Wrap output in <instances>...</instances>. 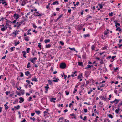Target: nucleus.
I'll return each instance as SVG.
<instances>
[{
    "label": "nucleus",
    "instance_id": "nucleus-10",
    "mask_svg": "<svg viewBox=\"0 0 122 122\" xmlns=\"http://www.w3.org/2000/svg\"><path fill=\"white\" fill-rule=\"evenodd\" d=\"M77 72L76 71L74 72L73 73H72V74L71 75V76H72L74 77L75 76H77V75L76 74Z\"/></svg>",
    "mask_w": 122,
    "mask_h": 122
},
{
    "label": "nucleus",
    "instance_id": "nucleus-44",
    "mask_svg": "<svg viewBox=\"0 0 122 122\" xmlns=\"http://www.w3.org/2000/svg\"><path fill=\"white\" fill-rule=\"evenodd\" d=\"M60 43L61 44V45L62 46H63L64 45V43L62 41H60Z\"/></svg>",
    "mask_w": 122,
    "mask_h": 122
},
{
    "label": "nucleus",
    "instance_id": "nucleus-15",
    "mask_svg": "<svg viewBox=\"0 0 122 122\" xmlns=\"http://www.w3.org/2000/svg\"><path fill=\"white\" fill-rule=\"evenodd\" d=\"M35 112L36 113V114L38 115H39L41 113V111L39 110V111H35Z\"/></svg>",
    "mask_w": 122,
    "mask_h": 122
},
{
    "label": "nucleus",
    "instance_id": "nucleus-30",
    "mask_svg": "<svg viewBox=\"0 0 122 122\" xmlns=\"http://www.w3.org/2000/svg\"><path fill=\"white\" fill-rule=\"evenodd\" d=\"M41 43H39L38 44V47L40 48V49H41Z\"/></svg>",
    "mask_w": 122,
    "mask_h": 122
},
{
    "label": "nucleus",
    "instance_id": "nucleus-56",
    "mask_svg": "<svg viewBox=\"0 0 122 122\" xmlns=\"http://www.w3.org/2000/svg\"><path fill=\"white\" fill-rule=\"evenodd\" d=\"M6 57V55H5V56H3L1 58V59H5V57Z\"/></svg>",
    "mask_w": 122,
    "mask_h": 122
},
{
    "label": "nucleus",
    "instance_id": "nucleus-50",
    "mask_svg": "<svg viewBox=\"0 0 122 122\" xmlns=\"http://www.w3.org/2000/svg\"><path fill=\"white\" fill-rule=\"evenodd\" d=\"M113 13L112 12H111L109 14V16H112L113 15Z\"/></svg>",
    "mask_w": 122,
    "mask_h": 122
},
{
    "label": "nucleus",
    "instance_id": "nucleus-2",
    "mask_svg": "<svg viewBox=\"0 0 122 122\" xmlns=\"http://www.w3.org/2000/svg\"><path fill=\"white\" fill-rule=\"evenodd\" d=\"M39 11L35 12L34 13V15L35 16H40L42 15V13H39Z\"/></svg>",
    "mask_w": 122,
    "mask_h": 122
},
{
    "label": "nucleus",
    "instance_id": "nucleus-3",
    "mask_svg": "<svg viewBox=\"0 0 122 122\" xmlns=\"http://www.w3.org/2000/svg\"><path fill=\"white\" fill-rule=\"evenodd\" d=\"M27 2V0H23L22 2L20 3L21 5L24 6Z\"/></svg>",
    "mask_w": 122,
    "mask_h": 122
},
{
    "label": "nucleus",
    "instance_id": "nucleus-11",
    "mask_svg": "<svg viewBox=\"0 0 122 122\" xmlns=\"http://www.w3.org/2000/svg\"><path fill=\"white\" fill-rule=\"evenodd\" d=\"M120 111V109L119 107H118L116 109L115 111V112L116 114H118L119 111Z\"/></svg>",
    "mask_w": 122,
    "mask_h": 122
},
{
    "label": "nucleus",
    "instance_id": "nucleus-53",
    "mask_svg": "<svg viewBox=\"0 0 122 122\" xmlns=\"http://www.w3.org/2000/svg\"><path fill=\"white\" fill-rule=\"evenodd\" d=\"M26 82H27V83L28 84H30V81H29V80H26Z\"/></svg>",
    "mask_w": 122,
    "mask_h": 122
},
{
    "label": "nucleus",
    "instance_id": "nucleus-25",
    "mask_svg": "<svg viewBox=\"0 0 122 122\" xmlns=\"http://www.w3.org/2000/svg\"><path fill=\"white\" fill-rule=\"evenodd\" d=\"M32 81H34L36 82H37L38 81L37 79L36 78H32Z\"/></svg>",
    "mask_w": 122,
    "mask_h": 122
},
{
    "label": "nucleus",
    "instance_id": "nucleus-58",
    "mask_svg": "<svg viewBox=\"0 0 122 122\" xmlns=\"http://www.w3.org/2000/svg\"><path fill=\"white\" fill-rule=\"evenodd\" d=\"M16 93L19 96L21 95V94H20V93L19 92H18L17 91L16 92Z\"/></svg>",
    "mask_w": 122,
    "mask_h": 122
},
{
    "label": "nucleus",
    "instance_id": "nucleus-62",
    "mask_svg": "<svg viewBox=\"0 0 122 122\" xmlns=\"http://www.w3.org/2000/svg\"><path fill=\"white\" fill-rule=\"evenodd\" d=\"M70 115L71 116H74L75 114L74 113L70 114Z\"/></svg>",
    "mask_w": 122,
    "mask_h": 122
},
{
    "label": "nucleus",
    "instance_id": "nucleus-39",
    "mask_svg": "<svg viewBox=\"0 0 122 122\" xmlns=\"http://www.w3.org/2000/svg\"><path fill=\"white\" fill-rule=\"evenodd\" d=\"M30 50V49L29 48H28L26 49V51L27 53H28L29 52V51Z\"/></svg>",
    "mask_w": 122,
    "mask_h": 122
},
{
    "label": "nucleus",
    "instance_id": "nucleus-52",
    "mask_svg": "<svg viewBox=\"0 0 122 122\" xmlns=\"http://www.w3.org/2000/svg\"><path fill=\"white\" fill-rule=\"evenodd\" d=\"M84 112L86 113V112L87 111V109H84Z\"/></svg>",
    "mask_w": 122,
    "mask_h": 122
},
{
    "label": "nucleus",
    "instance_id": "nucleus-22",
    "mask_svg": "<svg viewBox=\"0 0 122 122\" xmlns=\"http://www.w3.org/2000/svg\"><path fill=\"white\" fill-rule=\"evenodd\" d=\"M14 108H16L17 109H19L20 108V106L19 105H18L14 107Z\"/></svg>",
    "mask_w": 122,
    "mask_h": 122
},
{
    "label": "nucleus",
    "instance_id": "nucleus-17",
    "mask_svg": "<svg viewBox=\"0 0 122 122\" xmlns=\"http://www.w3.org/2000/svg\"><path fill=\"white\" fill-rule=\"evenodd\" d=\"M51 46V45L50 44H47L46 45V48H50Z\"/></svg>",
    "mask_w": 122,
    "mask_h": 122
},
{
    "label": "nucleus",
    "instance_id": "nucleus-57",
    "mask_svg": "<svg viewBox=\"0 0 122 122\" xmlns=\"http://www.w3.org/2000/svg\"><path fill=\"white\" fill-rule=\"evenodd\" d=\"M32 99V97H29V98L28 100V101H30Z\"/></svg>",
    "mask_w": 122,
    "mask_h": 122
},
{
    "label": "nucleus",
    "instance_id": "nucleus-60",
    "mask_svg": "<svg viewBox=\"0 0 122 122\" xmlns=\"http://www.w3.org/2000/svg\"><path fill=\"white\" fill-rule=\"evenodd\" d=\"M35 114V113H32L31 114V115L32 116H33Z\"/></svg>",
    "mask_w": 122,
    "mask_h": 122
},
{
    "label": "nucleus",
    "instance_id": "nucleus-26",
    "mask_svg": "<svg viewBox=\"0 0 122 122\" xmlns=\"http://www.w3.org/2000/svg\"><path fill=\"white\" fill-rule=\"evenodd\" d=\"M25 41H29V36L26 37L25 38Z\"/></svg>",
    "mask_w": 122,
    "mask_h": 122
},
{
    "label": "nucleus",
    "instance_id": "nucleus-54",
    "mask_svg": "<svg viewBox=\"0 0 122 122\" xmlns=\"http://www.w3.org/2000/svg\"><path fill=\"white\" fill-rule=\"evenodd\" d=\"M77 91V90L75 88L74 89V90L73 91V93H75Z\"/></svg>",
    "mask_w": 122,
    "mask_h": 122
},
{
    "label": "nucleus",
    "instance_id": "nucleus-35",
    "mask_svg": "<svg viewBox=\"0 0 122 122\" xmlns=\"http://www.w3.org/2000/svg\"><path fill=\"white\" fill-rule=\"evenodd\" d=\"M121 30V29L119 27H118L116 29V30L118 31H120Z\"/></svg>",
    "mask_w": 122,
    "mask_h": 122
},
{
    "label": "nucleus",
    "instance_id": "nucleus-13",
    "mask_svg": "<svg viewBox=\"0 0 122 122\" xmlns=\"http://www.w3.org/2000/svg\"><path fill=\"white\" fill-rule=\"evenodd\" d=\"M50 41V40L49 39H45L44 40V42L46 43H47L49 42Z\"/></svg>",
    "mask_w": 122,
    "mask_h": 122
},
{
    "label": "nucleus",
    "instance_id": "nucleus-38",
    "mask_svg": "<svg viewBox=\"0 0 122 122\" xmlns=\"http://www.w3.org/2000/svg\"><path fill=\"white\" fill-rule=\"evenodd\" d=\"M69 48L71 50V51H73V50H74V51H75V48L74 47L72 48H71V47H69Z\"/></svg>",
    "mask_w": 122,
    "mask_h": 122
},
{
    "label": "nucleus",
    "instance_id": "nucleus-21",
    "mask_svg": "<svg viewBox=\"0 0 122 122\" xmlns=\"http://www.w3.org/2000/svg\"><path fill=\"white\" fill-rule=\"evenodd\" d=\"M82 77V73H81L80 75L78 76L77 78L78 79H81V78Z\"/></svg>",
    "mask_w": 122,
    "mask_h": 122
},
{
    "label": "nucleus",
    "instance_id": "nucleus-51",
    "mask_svg": "<svg viewBox=\"0 0 122 122\" xmlns=\"http://www.w3.org/2000/svg\"><path fill=\"white\" fill-rule=\"evenodd\" d=\"M22 53H23V55H25L26 54V52L25 51H23L22 52Z\"/></svg>",
    "mask_w": 122,
    "mask_h": 122
},
{
    "label": "nucleus",
    "instance_id": "nucleus-48",
    "mask_svg": "<svg viewBox=\"0 0 122 122\" xmlns=\"http://www.w3.org/2000/svg\"><path fill=\"white\" fill-rule=\"evenodd\" d=\"M63 16V14H62L60 15L59 17H58V19H59L61 18V17Z\"/></svg>",
    "mask_w": 122,
    "mask_h": 122
},
{
    "label": "nucleus",
    "instance_id": "nucleus-37",
    "mask_svg": "<svg viewBox=\"0 0 122 122\" xmlns=\"http://www.w3.org/2000/svg\"><path fill=\"white\" fill-rule=\"evenodd\" d=\"M122 105V102H121V103H119L118 105V107H119L120 108V107H121Z\"/></svg>",
    "mask_w": 122,
    "mask_h": 122
},
{
    "label": "nucleus",
    "instance_id": "nucleus-43",
    "mask_svg": "<svg viewBox=\"0 0 122 122\" xmlns=\"http://www.w3.org/2000/svg\"><path fill=\"white\" fill-rule=\"evenodd\" d=\"M30 119L34 121H35V118H34V117L32 118L31 117H30Z\"/></svg>",
    "mask_w": 122,
    "mask_h": 122
},
{
    "label": "nucleus",
    "instance_id": "nucleus-41",
    "mask_svg": "<svg viewBox=\"0 0 122 122\" xmlns=\"http://www.w3.org/2000/svg\"><path fill=\"white\" fill-rule=\"evenodd\" d=\"M95 48V46L94 45H93L92 46H91V49L92 50H94Z\"/></svg>",
    "mask_w": 122,
    "mask_h": 122
},
{
    "label": "nucleus",
    "instance_id": "nucleus-46",
    "mask_svg": "<svg viewBox=\"0 0 122 122\" xmlns=\"http://www.w3.org/2000/svg\"><path fill=\"white\" fill-rule=\"evenodd\" d=\"M33 26L34 28L35 29L37 27L35 24H33Z\"/></svg>",
    "mask_w": 122,
    "mask_h": 122
},
{
    "label": "nucleus",
    "instance_id": "nucleus-6",
    "mask_svg": "<svg viewBox=\"0 0 122 122\" xmlns=\"http://www.w3.org/2000/svg\"><path fill=\"white\" fill-rule=\"evenodd\" d=\"M14 16L15 19L17 20L19 17V16L18 14H16V13H15L14 15Z\"/></svg>",
    "mask_w": 122,
    "mask_h": 122
},
{
    "label": "nucleus",
    "instance_id": "nucleus-36",
    "mask_svg": "<svg viewBox=\"0 0 122 122\" xmlns=\"http://www.w3.org/2000/svg\"><path fill=\"white\" fill-rule=\"evenodd\" d=\"M108 117H109L110 118L112 119L113 118V116L111 114H109L108 115Z\"/></svg>",
    "mask_w": 122,
    "mask_h": 122
},
{
    "label": "nucleus",
    "instance_id": "nucleus-59",
    "mask_svg": "<svg viewBox=\"0 0 122 122\" xmlns=\"http://www.w3.org/2000/svg\"><path fill=\"white\" fill-rule=\"evenodd\" d=\"M16 20V19H15V20H14L13 22L12 23H16V20Z\"/></svg>",
    "mask_w": 122,
    "mask_h": 122
},
{
    "label": "nucleus",
    "instance_id": "nucleus-12",
    "mask_svg": "<svg viewBox=\"0 0 122 122\" xmlns=\"http://www.w3.org/2000/svg\"><path fill=\"white\" fill-rule=\"evenodd\" d=\"M56 99L55 98H52L50 99V101L51 102H53L55 103V101L54 100H55Z\"/></svg>",
    "mask_w": 122,
    "mask_h": 122
},
{
    "label": "nucleus",
    "instance_id": "nucleus-32",
    "mask_svg": "<svg viewBox=\"0 0 122 122\" xmlns=\"http://www.w3.org/2000/svg\"><path fill=\"white\" fill-rule=\"evenodd\" d=\"M98 5L99 6L100 8V9H102V8L103 6L101 4H98Z\"/></svg>",
    "mask_w": 122,
    "mask_h": 122
},
{
    "label": "nucleus",
    "instance_id": "nucleus-4",
    "mask_svg": "<svg viewBox=\"0 0 122 122\" xmlns=\"http://www.w3.org/2000/svg\"><path fill=\"white\" fill-rule=\"evenodd\" d=\"M119 101V100H117L115 99L114 101H110V103L112 104L115 103V104H116L118 103Z\"/></svg>",
    "mask_w": 122,
    "mask_h": 122
},
{
    "label": "nucleus",
    "instance_id": "nucleus-40",
    "mask_svg": "<svg viewBox=\"0 0 122 122\" xmlns=\"http://www.w3.org/2000/svg\"><path fill=\"white\" fill-rule=\"evenodd\" d=\"M12 34L14 35L15 36L17 34L16 33V31L13 32Z\"/></svg>",
    "mask_w": 122,
    "mask_h": 122
},
{
    "label": "nucleus",
    "instance_id": "nucleus-24",
    "mask_svg": "<svg viewBox=\"0 0 122 122\" xmlns=\"http://www.w3.org/2000/svg\"><path fill=\"white\" fill-rule=\"evenodd\" d=\"M21 93L23 95L25 93V91L23 90H20Z\"/></svg>",
    "mask_w": 122,
    "mask_h": 122
},
{
    "label": "nucleus",
    "instance_id": "nucleus-64",
    "mask_svg": "<svg viewBox=\"0 0 122 122\" xmlns=\"http://www.w3.org/2000/svg\"><path fill=\"white\" fill-rule=\"evenodd\" d=\"M39 117H37L36 119V120L38 122H39L40 121V120H39Z\"/></svg>",
    "mask_w": 122,
    "mask_h": 122
},
{
    "label": "nucleus",
    "instance_id": "nucleus-8",
    "mask_svg": "<svg viewBox=\"0 0 122 122\" xmlns=\"http://www.w3.org/2000/svg\"><path fill=\"white\" fill-rule=\"evenodd\" d=\"M37 59V58L34 57L33 58H31L30 59V60L32 62L34 63L35 62V61Z\"/></svg>",
    "mask_w": 122,
    "mask_h": 122
},
{
    "label": "nucleus",
    "instance_id": "nucleus-19",
    "mask_svg": "<svg viewBox=\"0 0 122 122\" xmlns=\"http://www.w3.org/2000/svg\"><path fill=\"white\" fill-rule=\"evenodd\" d=\"M78 65L79 66H83V63L81 62H78Z\"/></svg>",
    "mask_w": 122,
    "mask_h": 122
},
{
    "label": "nucleus",
    "instance_id": "nucleus-14",
    "mask_svg": "<svg viewBox=\"0 0 122 122\" xmlns=\"http://www.w3.org/2000/svg\"><path fill=\"white\" fill-rule=\"evenodd\" d=\"M25 75L27 76H28L29 75H30V72L28 71L25 72Z\"/></svg>",
    "mask_w": 122,
    "mask_h": 122
},
{
    "label": "nucleus",
    "instance_id": "nucleus-27",
    "mask_svg": "<svg viewBox=\"0 0 122 122\" xmlns=\"http://www.w3.org/2000/svg\"><path fill=\"white\" fill-rule=\"evenodd\" d=\"M92 67V66L91 65H88L87 66V67L85 68L86 69H88Z\"/></svg>",
    "mask_w": 122,
    "mask_h": 122
},
{
    "label": "nucleus",
    "instance_id": "nucleus-18",
    "mask_svg": "<svg viewBox=\"0 0 122 122\" xmlns=\"http://www.w3.org/2000/svg\"><path fill=\"white\" fill-rule=\"evenodd\" d=\"M119 68L118 67H117L116 68H114V71L115 72H117V71L119 70Z\"/></svg>",
    "mask_w": 122,
    "mask_h": 122
},
{
    "label": "nucleus",
    "instance_id": "nucleus-49",
    "mask_svg": "<svg viewBox=\"0 0 122 122\" xmlns=\"http://www.w3.org/2000/svg\"><path fill=\"white\" fill-rule=\"evenodd\" d=\"M65 92L66 94V95H68L69 94V93L68 92L66 91H65Z\"/></svg>",
    "mask_w": 122,
    "mask_h": 122
},
{
    "label": "nucleus",
    "instance_id": "nucleus-63",
    "mask_svg": "<svg viewBox=\"0 0 122 122\" xmlns=\"http://www.w3.org/2000/svg\"><path fill=\"white\" fill-rule=\"evenodd\" d=\"M86 116H85L83 119V120H86Z\"/></svg>",
    "mask_w": 122,
    "mask_h": 122
},
{
    "label": "nucleus",
    "instance_id": "nucleus-34",
    "mask_svg": "<svg viewBox=\"0 0 122 122\" xmlns=\"http://www.w3.org/2000/svg\"><path fill=\"white\" fill-rule=\"evenodd\" d=\"M15 48V47L14 46L12 47H11L10 48V49L11 50V51H12L14 50V49Z\"/></svg>",
    "mask_w": 122,
    "mask_h": 122
},
{
    "label": "nucleus",
    "instance_id": "nucleus-7",
    "mask_svg": "<svg viewBox=\"0 0 122 122\" xmlns=\"http://www.w3.org/2000/svg\"><path fill=\"white\" fill-rule=\"evenodd\" d=\"M99 98L101 100H104L105 101H106L107 100V98L106 96L105 97H104L103 96H100L99 97Z\"/></svg>",
    "mask_w": 122,
    "mask_h": 122
},
{
    "label": "nucleus",
    "instance_id": "nucleus-29",
    "mask_svg": "<svg viewBox=\"0 0 122 122\" xmlns=\"http://www.w3.org/2000/svg\"><path fill=\"white\" fill-rule=\"evenodd\" d=\"M19 43L20 42H19V41H18L17 42H15L14 43V46H17V45L19 44Z\"/></svg>",
    "mask_w": 122,
    "mask_h": 122
},
{
    "label": "nucleus",
    "instance_id": "nucleus-45",
    "mask_svg": "<svg viewBox=\"0 0 122 122\" xmlns=\"http://www.w3.org/2000/svg\"><path fill=\"white\" fill-rule=\"evenodd\" d=\"M30 64V62H28V64L27 66V68H28L30 67V66L29 65Z\"/></svg>",
    "mask_w": 122,
    "mask_h": 122
},
{
    "label": "nucleus",
    "instance_id": "nucleus-16",
    "mask_svg": "<svg viewBox=\"0 0 122 122\" xmlns=\"http://www.w3.org/2000/svg\"><path fill=\"white\" fill-rule=\"evenodd\" d=\"M59 4V3L58 1H56L54 2H53L52 5H55L57 4V5H58Z\"/></svg>",
    "mask_w": 122,
    "mask_h": 122
},
{
    "label": "nucleus",
    "instance_id": "nucleus-28",
    "mask_svg": "<svg viewBox=\"0 0 122 122\" xmlns=\"http://www.w3.org/2000/svg\"><path fill=\"white\" fill-rule=\"evenodd\" d=\"M19 99L20 100V101H21V102H23L24 101V99L22 97H20L19 98Z\"/></svg>",
    "mask_w": 122,
    "mask_h": 122
},
{
    "label": "nucleus",
    "instance_id": "nucleus-5",
    "mask_svg": "<svg viewBox=\"0 0 122 122\" xmlns=\"http://www.w3.org/2000/svg\"><path fill=\"white\" fill-rule=\"evenodd\" d=\"M66 64L64 63H61L60 65V67L62 69H64L66 67Z\"/></svg>",
    "mask_w": 122,
    "mask_h": 122
},
{
    "label": "nucleus",
    "instance_id": "nucleus-1",
    "mask_svg": "<svg viewBox=\"0 0 122 122\" xmlns=\"http://www.w3.org/2000/svg\"><path fill=\"white\" fill-rule=\"evenodd\" d=\"M25 22L24 20H21L19 22H17V27H19L22 24H24L25 23Z\"/></svg>",
    "mask_w": 122,
    "mask_h": 122
},
{
    "label": "nucleus",
    "instance_id": "nucleus-47",
    "mask_svg": "<svg viewBox=\"0 0 122 122\" xmlns=\"http://www.w3.org/2000/svg\"><path fill=\"white\" fill-rule=\"evenodd\" d=\"M10 93V91H7L5 92V94L7 95H8L9 93Z\"/></svg>",
    "mask_w": 122,
    "mask_h": 122
},
{
    "label": "nucleus",
    "instance_id": "nucleus-9",
    "mask_svg": "<svg viewBox=\"0 0 122 122\" xmlns=\"http://www.w3.org/2000/svg\"><path fill=\"white\" fill-rule=\"evenodd\" d=\"M7 28V27L5 26L4 27L1 28V30L2 31H4L6 30Z\"/></svg>",
    "mask_w": 122,
    "mask_h": 122
},
{
    "label": "nucleus",
    "instance_id": "nucleus-33",
    "mask_svg": "<svg viewBox=\"0 0 122 122\" xmlns=\"http://www.w3.org/2000/svg\"><path fill=\"white\" fill-rule=\"evenodd\" d=\"M107 46H105L102 48V50H105L107 49Z\"/></svg>",
    "mask_w": 122,
    "mask_h": 122
},
{
    "label": "nucleus",
    "instance_id": "nucleus-42",
    "mask_svg": "<svg viewBox=\"0 0 122 122\" xmlns=\"http://www.w3.org/2000/svg\"><path fill=\"white\" fill-rule=\"evenodd\" d=\"M48 82L49 83V84L51 85L52 83V81L50 80H48Z\"/></svg>",
    "mask_w": 122,
    "mask_h": 122
},
{
    "label": "nucleus",
    "instance_id": "nucleus-55",
    "mask_svg": "<svg viewBox=\"0 0 122 122\" xmlns=\"http://www.w3.org/2000/svg\"><path fill=\"white\" fill-rule=\"evenodd\" d=\"M116 57V56H113L112 57V58L113 60H114V58Z\"/></svg>",
    "mask_w": 122,
    "mask_h": 122
},
{
    "label": "nucleus",
    "instance_id": "nucleus-61",
    "mask_svg": "<svg viewBox=\"0 0 122 122\" xmlns=\"http://www.w3.org/2000/svg\"><path fill=\"white\" fill-rule=\"evenodd\" d=\"M64 119V118L63 117H62L60 118L59 119V121H60L61 120H63Z\"/></svg>",
    "mask_w": 122,
    "mask_h": 122
},
{
    "label": "nucleus",
    "instance_id": "nucleus-23",
    "mask_svg": "<svg viewBox=\"0 0 122 122\" xmlns=\"http://www.w3.org/2000/svg\"><path fill=\"white\" fill-rule=\"evenodd\" d=\"M90 36V35L89 34H85L83 35V37L85 38H86L87 37H89Z\"/></svg>",
    "mask_w": 122,
    "mask_h": 122
},
{
    "label": "nucleus",
    "instance_id": "nucleus-20",
    "mask_svg": "<svg viewBox=\"0 0 122 122\" xmlns=\"http://www.w3.org/2000/svg\"><path fill=\"white\" fill-rule=\"evenodd\" d=\"M45 88L46 91H48V90L49 88L48 84L46 85V86H45Z\"/></svg>",
    "mask_w": 122,
    "mask_h": 122
},
{
    "label": "nucleus",
    "instance_id": "nucleus-31",
    "mask_svg": "<svg viewBox=\"0 0 122 122\" xmlns=\"http://www.w3.org/2000/svg\"><path fill=\"white\" fill-rule=\"evenodd\" d=\"M59 80V79L58 78H57L55 80H53L52 81L54 82H57Z\"/></svg>",
    "mask_w": 122,
    "mask_h": 122
}]
</instances>
